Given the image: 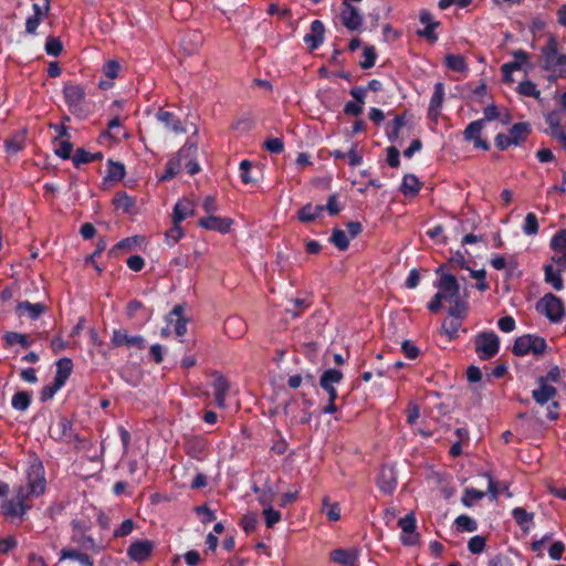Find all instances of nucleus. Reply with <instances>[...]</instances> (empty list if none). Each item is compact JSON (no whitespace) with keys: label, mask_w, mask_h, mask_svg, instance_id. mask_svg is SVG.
<instances>
[{"label":"nucleus","mask_w":566,"mask_h":566,"mask_svg":"<svg viewBox=\"0 0 566 566\" xmlns=\"http://www.w3.org/2000/svg\"><path fill=\"white\" fill-rule=\"evenodd\" d=\"M46 489L45 470L42 461L34 457L27 470V486H19L14 490L13 500L29 504L28 500L31 496H40L44 494Z\"/></svg>","instance_id":"nucleus-1"},{"label":"nucleus","mask_w":566,"mask_h":566,"mask_svg":"<svg viewBox=\"0 0 566 566\" xmlns=\"http://www.w3.org/2000/svg\"><path fill=\"white\" fill-rule=\"evenodd\" d=\"M63 97L69 112L78 119H86L94 112V103L87 99L85 88L72 82L63 86Z\"/></svg>","instance_id":"nucleus-2"},{"label":"nucleus","mask_w":566,"mask_h":566,"mask_svg":"<svg viewBox=\"0 0 566 566\" xmlns=\"http://www.w3.org/2000/svg\"><path fill=\"white\" fill-rule=\"evenodd\" d=\"M437 287L438 292L428 305L431 312H438L442 301H457L459 296V284L452 274H442L437 283Z\"/></svg>","instance_id":"nucleus-3"},{"label":"nucleus","mask_w":566,"mask_h":566,"mask_svg":"<svg viewBox=\"0 0 566 566\" xmlns=\"http://www.w3.org/2000/svg\"><path fill=\"white\" fill-rule=\"evenodd\" d=\"M546 348L547 343L545 338L537 335L525 334L515 339L512 353L515 356H526L530 354L538 356L542 355Z\"/></svg>","instance_id":"nucleus-4"},{"label":"nucleus","mask_w":566,"mask_h":566,"mask_svg":"<svg viewBox=\"0 0 566 566\" xmlns=\"http://www.w3.org/2000/svg\"><path fill=\"white\" fill-rule=\"evenodd\" d=\"M474 349L482 360L493 358L500 350V338L493 331L479 333L474 338Z\"/></svg>","instance_id":"nucleus-5"},{"label":"nucleus","mask_w":566,"mask_h":566,"mask_svg":"<svg viewBox=\"0 0 566 566\" xmlns=\"http://www.w3.org/2000/svg\"><path fill=\"white\" fill-rule=\"evenodd\" d=\"M198 147L193 143L187 142L176 154L175 157L170 158L166 164L165 174L161 176V180H170L177 176L182 169V161L197 155Z\"/></svg>","instance_id":"nucleus-6"},{"label":"nucleus","mask_w":566,"mask_h":566,"mask_svg":"<svg viewBox=\"0 0 566 566\" xmlns=\"http://www.w3.org/2000/svg\"><path fill=\"white\" fill-rule=\"evenodd\" d=\"M536 311L553 323L560 322L565 312L562 300L552 293L545 294L536 303Z\"/></svg>","instance_id":"nucleus-7"},{"label":"nucleus","mask_w":566,"mask_h":566,"mask_svg":"<svg viewBox=\"0 0 566 566\" xmlns=\"http://www.w3.org/2000/svg\"><path fill=\"white\" fill-rule=\"evenodd\" d=\"M30 510V504H22L13 499H3L0 504V513L7 521L15 525H21L25 521Z\"/></svg>","instance_id":"nucleus-8"},{"label":"nucleus","mask_w":566,"mask_h":566,"mask_svg":"<svg viewBox=\"0 0 566 566\" xmlns=\"http://www.w3.org/2000/svg\"><path fill=\"white\" fill-rule=\"evenodd\" d=\"M541 51L543 56V70L554 71L557 66L566 65V54L558 53V42L554 36H549Z\"/></svg>","instance_id":"nucleus-9"},{"label":"nucleus","mask_w":566,"mask_h":566,"mask_svg":"<svg viewBox=\"0 0 566 566\" xmlns=\"http://www.w3.org/2000/svg\"><path fill=\"white\" fill-rule=\"evenodd\" d=\"M339 19L342 24L348 31H358L361 29L364 23V17L359 12L358 8L353 6L348 1H343L340 4Z\"/></svg>","instance_id":"nucleus-10"},{"label":"nucleus","mask_w":566,"mask_h":566,"mask_svg":"<svg viewBox=\"0 0 566 566\" xmlns=\"http://www.w3.org/2000/svg\"><path fill=\"white\" fill-rule=\"evenodd\" d=\"M155 543L149 539H136L127 547V557L132 562L143 564L147 562L153 555Z\"/></svg>","instance_id":"nucleus-11"},{"label":"nucleus","mask_w":566,"mask_h":566,"mask_svg":"<svg viewBox=\"0 0 566 566\" xmlns=\"http://www.w3.org/2000/svg\"><path fill=\"white\" fill-rule=\"evenodd\" d=\"M343 373L335 368H329L323 371L319 378V387L328 395V400L336 401L338 392L335 385L343 380Z\"/></svg>","instance_id":"nucleus-12"},{"label":"nucleus","mask_w":566,"mask_h":566,"mask_svg":"<svg viewBox=\"0 0 566 566\" xmlns=\"http://www.w3.org/2000/svg\"><path fill=\"white\" fill-rule=\"evenodd\" d=\"M50 437L55 441H71L74 436L73 422L65 416H60L49 428Z\"/></svg>","instance_id":"nucleus-13"},{"label":"nucleus","mask_w":566,"mask_h":566,"mask_svg":"<svg viewBox=\"0 0 566 566\" xmlns=\"http://www.w3.org/2000/svg\"><path fill=\"white\" fill-rule=\"evenodd\" d=\"M484 120H473L471 122L463 132L464 140L472 143L474 148H480L483 150L490 149V144L488 140L481 138L482 129L484 128Z\"/></svg>","instance_id":"nucleus-14"},{"label":"nucleus","mask_w":566,"mask_h":566,"mask_svg":"<svg viewBox=\"0 0 566 566\" xmlns=\"http://www.w3.org/2000/svg\"><path fill=\"white\" fill-rule=\"evenodd\" d=\"M232 224L233 219L229 217H218L214 214L200 218L198 221L199 227L206 230L217 231L222 234L229 233Z\"/></svg>","instance_id":"nucleus-15"},{"label":"nucleus","mask_w":566,"mask_h":566,"mask_svg":"<svg viewBox=\"0 0 566 566\" xmlns=\"http://www.w3.org/2000/svg\"><path fill=\"white\" fill-rule=\"evenodd\" d=\"M111 344L113 347L127 346L143 349L145 347V339L140 335L130 336L125 329L119 328L113 331Z\"/></svg>","instance_id":"nucleus-16"},{"label":"nucleus","mask_w":566,"mask_h":566,"mask_svg":"<svg viewBox=\"0 0 566 566\" xmlns=\"http://www.w3.org/2000/svg\"><path fill=\"white\" fill-rule=\"evenodd\" d=\"M397 474L391 465H382L377 478V485L385 494H391L397 488Z\"/></svg>","instance_id":"nucleus-17"},{"label":"nucleus","mask_w":566,"mask_h":566,"mask_svg":"<svg viewBox=\"0 0 566 566\" xmlns=\"http://www.w3.org/2000/svg\"><path fill=\"white\" fill-rule=\"evenodd\" d=\"M398 525L401 528V541L405 545H413L419 534L416 533V517L413 513H409L398 521Z\"/></svg>","instance_id":"nucleus-18"},{"label":"nucleus","mask_w":566,"mask_h":566,"mask_svg":"<svg viewBox=\"0 0 566 566\" xmlns=\"http://www.w3.org/2000/svg\"><path fill=\"white\" fill-rule=\"evenodd\" d=\"M325 25L321 20H314L311 23V32L303 38L310 51L318 49L324 42Z\"/></svg>","instance_id":"nucleus-19"},{"label":"nucleus","mask_w":566,"mask_h":566,"mask_svg":"<svg viewBox=\"0 0 566 566\" xmlns=\"http://www.w3.org/2000/svg\"><path fill=\"white\" fill-rule=\"evenodd\" d=\"M359 549L336 548L331 552V560L342 566H358Z\"/></svg>","instance_id":"nucleus-20"},{"label":"nucleus","mask_w":566,"mask_h":566,"mask_svg":"<svg viewBox=\"0 0 566 566\" xmlns=\"http://www.w3.org/2000/svg\"><path fill=\"white\" fill-rule=\"evenodd\" d=\"M72 543L78 545L82 549L99 553L105 548L103 541L94 538L91 533H72Z\"/></svg>","instance_id":"nucleus-21"},{"label":"nucleus","mask_w":566,"mask_h":566,"mask_svg":"<svg viewBox=\"0 0 566 566\" xmlns=\"http://www.w3.org/2000/svg\"><path fill=\"white\" fill-rule=\"evenodd\" d=\"M213 377L214 379L212 382V387L214 392L216 405L219 408L224 409L227 407L226 399L230 389V384L228 379L218 371L213 373Z\"/></svg>","instance_id":"nucleus-22"},{"label":"nucleus","mask_w":566,"mask_h":566,"mask_svg":"<svg viewBox=\"0 0 566 566\" xmlns=\"http://www.w3.org/2000/svg\"><path fill=\"white\" fill-rule=\"evenodd\" d=\"M196 203L193 200L184 198L178 200L174 207L172 223H181L189 217L195 216Z\"/></svg>","instance_id":"nucleus-23"},{"label":"nucleus","mask_w":566,"mask_h":566,"mask_svg":"<svg viewBox=\"0 0 566 566\" xmlns=\"http://www.w3.org/2000/svg\"><path fill=\"white\" fill-rule=\"evenodd\" d=\"M537 384L538 388L532 391V397L537 405L544 406L557 396L558 392L554 386L538 379Z\"/></svg>","instance_id":"nucleus-24"},{"label":"nucleus","mask_w":566,"mask_h":566,"mask_svg":"<svg viewBox=\"0 0 566 566\" xmlns=\"http://www.w3.org/2000/svg\"><path fill=\"white\" fill-rule=\"evenodd\" d=\"M74 562L77 563L78 566H93L94 562L93 559L85 553H82L75 548H62L60 552V558L59 562Z\"/></svg>","instance_id":"nucleus-25"},{"label":"nucleus","mask_w":566,"mask_h":566,"mask_svg":"<svg viewBox=\"0 0 566 566\" xmlns=\"http://www.w3.org/2000/svg\"><path fill=\"white\" fill-rule=\"evenodd\" d=\"M17 313L22 316L24 313L28 314V317L31 321L38 319L42 314H44L48 310L46 305L43 303H31L29 301L19 302L17 305Z\"/></svg>","instance_id":"nucleus-26"},{"label":"nucleus","mask_w":566,"mask_h":566,"mask_svg":"<svg viewBox=\"0 0 566 566\" xmlns=\"http://www.w3.org/2000/svg\"><path fill=\"white\" fill-rule=\"evenodd\" d=\"M156 117L158 122L165 125L166 128L170 129L176 134L186 132L181 120L172 112L159 109L156 114Z\"/></svg>","instance_id":"nucleus-27"},{"label":"nucleus","mask_w":566,"mask_h":566,"mask_svg":"<svg viewBox=\"0 0 566 566\" xmlns=\"http://www.w3.org/2000/svg\"><path fill=\"white\" fill-rule=\"evenodd\" d=\"M532 132L531 124L527 122L515 123L509 130V136L511 137L514 146H521L530 136Z\"/></svg>","instance_id":"nucleus-28"},{"label":"nucleus","mask_w":566,"mask_h":566,"mask_svg":"<svg viewBox=\"0 0 566 566\" xmlns=\"http://www.w3.org/2000/svg\"><path fill=\"white\" fill-rule=\"evenodd\" d=\"M323 212V205L306 203L297 211V219L303 223L313 222L321 218Z\"/></svg>","instance_id":"nucleus-29"},{"label":"nucleus","mask_w":566,"mask_h":566,"mask_svg":"<svg viewBox=\"0 0 566 566\" xmlns=\"http://www.w3.org/2000/svg\"><path fill=\"white\" fill-rule=\"evenodd\" d=\"M140 239L142 237L138 235L122 239L108 251V255L112 258H117L120 252L134 251Z\"/></svg>","instance_id":"nucleus-30"},{"label":"nucleus","mask_w":566,"mask_h":566,"mask_svg":"<svg viewBox=\"0 0 566 566\" xmlns=\"http://www.w3.org/2000/svg\"><path fill=\"white\" fill-rule=\"evenodd\" d=\"M72 370H73L72 359L67 358V357L60 358L56 361V373H55L54 380L59 381L60 384H62L64 386L66 384V380L71 376Z\"/></svg>","instance_id":"nucleus-31"},{"label":"nucleus","mask_w":566,"mask_h":566,"mask_svg":"<svg viewBox=\"0 0 566 566\" xmlns=\"http://www.w3.org/2000/svg\"><path fill=\"white\" fill-rule=\"evenodd\" d=\"M106 166V176L104 178L106 181H120L124 179L126 169L123 163L108 159Z\"/></svg>","instance_id":"nucleus-32"},{"label":"nucleus","mask_w":566,"mask_h":566,"mask_svg":"<svg viewBox=\"0 0 566 566\" xmlns=\"http://www.w3.org/2000/svg\"><path fill=\"white\" fill-rule=\"evenodd\" d=\"M444 65L449 71L458 73H464L469 70L467 60L461 54H447L444 56Z\"/></svg>","instance_id":"nucleus-33"},{"label":"nucleus","mask_w":566,"mask_h":566,"mask_svg":"<svg viewBox=\"0 0 566 566\" xmlns=\"http://www.w3.org/2000/svg\"><path fill=\"white\" fill-rule=\"evenodd\" d=\"M103 153H88L83 148H77L75 154L72 157L73 165L78 168L81 165L90 164L93 161H99L103 159Z\"/></svg>","instance_id":"nucleus-34"},{"label":"nucleus","mask_w":566,"mask_h":566,"mask_svg":"<svg viewBox=\"0 0 566 566\" xmlns=\"http://www.w3.org/2000/svg\"><path fill=\"white\" fill-rule=\"evenodd\" d=\"M420 189H421V182L415 175L407 174L403 176V179H402V182L400 186V191L406 197L416 196L420 191Z\"/></svg>","instance_id":"nucleus-35"},{"label":"nucleus","mask_w":566,"mask_h":566,"mask_svg":"<svg viewBox=\"0 0 566 566\" xmlns=\"http://www.w3.org/2000/svg\"><path fill=\"white\" fill-rule=\"evenodd\" d=\"M207 448V442L201 437H192L186 443L187 454L195 459H201Z\"/></svg>","instance_id":"nucleus-36"},{"label":"nucleus","mask_w":566,"mask_h":566,"mask_svg":"<svg viewBox=\"0 0 566 566\" xmlns=\"http://www.w3.org/2000/svg\"><path fill=\"white\" fill-rule=\"evenodd\" d=\"M443 97H444V85H443V83L438 82L434 85V92L430 99V105H429V115L430 116H432V117L438 116L439 111L442 105Z\"/></svg>","instance_id":"nucleus-37"},{"label":"nucleus","mask_w":566,"mask_h":566,"mask_svg":"<svg viewBox=\"0 0 566 566\" xmlns=\"http://www.w3.org/2000/svg\"><path fill=\"white\" fill-rule=\"evenodd\" d=\"M135 199L128 196L125 191H119L113 199V205L116 210H122L123 213H130L135 207Z\"/></svg>","instance_id":"nucleus-38"},{"label":"nucleus","mask_w":566,"mask_h":566,"mask_svg":"<svg viewBox=\"0 0 566 566\" xmlns=\"http://www.w3.org/2000/svg\"><path fill=\"white\" fill-rule=\"evenodd\" d=\"M514 61L504 63L505 69H511L512 71H518L522 67L531 69V64L528 63L530 54L524 50H517L513 52Z\"/></svg>","instance_id":"nucleus-39"},{"label":"nucleus","mask_w":566,"mask_h":566,"mask_svg":"<svg viewBox=\"0 0 566 566\" xmlns=\"http://www.w3.org/2000/svg\"><path fill=\"white\" fill-rule=\"evenodd\" d=\"M512 517L522 530L527 531L533 522L534 514L518 506L512 510Z\"/></svg>","instance_id":"nucleus-40"},{"label":"nucleus","mask_w":566,"mask_h":566,"mask_svg":"<svg viewBox=\"0 0 566 566\" xmlns=\"http://www.w3.org/2000/svg\"><path fill=\"white\" fill-rule=\"evenodd\" d=\"M406 120L403 115H397L394 120L387 123L386 134L390 142L398 139L401 128L405 126Z\"/></svg>","instance_id":"nucleus-41"},{"label":"nucleus","mask_w":566,"mask_h":566,"mask_svg":"<svg viewBox=\"0 0 566 566\" xmlns=\"http://www.w3.org/2000/svg\"><path fill=\"white\" fill-rule=\"evenodd\" d=\"M32 401V395L28 391H18L11 399L12 408L18 411H25Z\"/></svg>","instance_id":"nucleus-42"},{"label":"nucleus","mask_w":566,"mask_h":566,"mask_svg":"<svg viewBox=\"0 0 566 566\" xmlns=\"http://www.w3.org/2000/svg\"><path fill=\"white\" fill-rule=\"evenodd\" d=\"M545 281L556 290L560 291L564 289V282L559 274V271H555L553 265L548 264L544 268Z\"/></svg>","instance_id":"nucleus-43"},{"label":"nucleus","mask_w":566,"mask_h":566,"mask_svg":"<svg viewBox=\"0 0 566 566\" xmlns=\"http://www.w3.org/2000/svg\"><path fill=\"white\" fill-rule=\"evenodd\" d=\"M323 513L332 522H337L340 518V506L337 502L332 503L328 496L323 499Z\"/></svg>","instance_id":"nucleus-44"},{"label":"nucleus","mask_w":566,"mask_h":566,"mask_svg":"<svg viewBox=\"0 0 566 566\" xmlns=\"http://www.w3.org/2000/svg\"><path fill=\"white\" fill-rule=\"evenodd\" d=\"M93 522L88 516L81 515L71 521L72 533H91Z\"/></svg>","instance_id":"nucleus-45"},{"label":"nucleus","mask_w":566,"mask_h":566,"mask_svg":"<svg viewBox=\"0 0 566 566\" xmlns=\"http://www.w3.org/2000/svg\"><path fill=\"white\" fill-rule=\"evenodd\" d=\"M454 525L459 532H475L478 530V522L465 514L459 515L454 521Z\"/></svg>","instance_id":"nucleus-46"},{"label":"nucleus","mask_w":566,"mask_h":566,"mask_svg":"<svg viewBox=\"0 0 566 566\" xmlns=\"http://www.w3.org/2000/svg\"><path fill=\"white\" fill-rule=\"evenodd\" d=\"M240 179L244 185L256 184L258 178L252 174V161L249 159L241 160L239 165Z\"/></svg>","instance_id":"nucleus-47"},{"label":"nucleus","mask_w":566,"mask_h":566,"mask_svg":"<svg viewBox=\"0 0 566 566\" xmlns=\"http://www.w3.org/2000/svg\"><path fill=\"white\" fill-rule=\"evenodd\" d=\"M329 241L339 250L345 251L349 247V239L345 231L334 228Z\"/></svg>","instance_id":"nucleus-48"},{"label":"nucleus","mask_w":566,"mask_h":566,"mask_svg":"<svg viewBox=\"0 0 566 566\" xmlns=\"http://www.w3.org/2000/svg\"><path fill=\"white\" fill-rule=\"evenodd\" d=\"M24 148V138L22 135H15L11 138L6 139L4 150L8 155H17Z\"/></svg>","instance_id":"nucleus-49"},{"label":"nucleus","mask_w":566,"mask_h":566,"mask_svg":"<svg viewBox=\"0 0 566 566\" xmlns=\"http://www.w3.org/2000/svg\"><path fill=\"white\" fill-rule=\"evenodd\" d=\"M516 91L520 95L526 97H534L538 99L541 96V92L537 90L536 84L530 80L522 81L517 85Z\"/></svg>","instance_id":"nucleus-50"},{"label":"nucleus","mask_w":566,"mask_h":566,"mask_svg":"<svg viewBox=\"0 0 566 566\" xmlns=\"http://www.w3.org/2000/svg\"><path fill=\"white\" fill-rule=\"evenodd\" d=\"M3 338L8 346H12L15 344L21 345L23 348H28L30 346V340L27 334H21L18 332H7Z\"/></svg>","instance_id":"nucleus-51"},{"label":"nucleus","mask_w":566,"mask_h":566,"mask_svg":"<svg viewBox=\"0 0 566 566\" xmlns=\"http://www.w3.org/2000/svg\"><path fill=\"white\" fill-rule=\"evenodd\" d=\"M485 496L483 491L473 488H467L461 497V502L465 507H471L474 501L482 500Z\"/></svg>","instance_id":"nucleus-52"},{"label":"nucleus","mask_w":566,"mask_h":566,"mask_svg":"<svg viewBox=\"0 0 566 566\" xmlns=\"http://www.w3.org/2000/svg\"><path fill=\"white\" fill-rule=\"evenodd\" d=\"M549 247L555 252L566 253V229H562L553 235Z\"/></svg>","instance_id":"nucleus-53"},{"label":"nucleus","mask_w":566,"mask_h":566,"mask_svg":"<svg viewBox=\"0 0 566 566\" xmlns=\"http://www.w3.org/2000/svg\"><path fill=\"white\" fill-rule=\"evenodd\" d=\"M184 235H185V231L181 228L180 223H172V227L165 233V240L168 245L172 247L180 239H182Z\"/></svg>","instance_id":"nucleus-54"},{"label":"nucleus","mask_w":566,"mask_h":566,"mask_svg":"<svg viewBox=\"0 0 566 566\" xmlns=\"http://www.w3.org/2000/svg\"><path fill=\"white\" fill-rule=\"evenodd\" d=\"M448 303L450 304L449 314L452 316V318L459 321L464 318L467 314V305L459 298V296L457 297V301H450Z\"/></svg>","instance_id":"nucleus-55"},{"label":"nucleus","mask_w":566,"mask_h":566,"mask_svg":"<svg viewBox=\"0 0 566 566\" xmlns=\"http://www.w3.org/2000/svg\"><path fill=\"white\" fill-rule=\"evenodd\" d=\"M546 123L549 125V135L559 140V134H566L565 130L560 127L559 117L556 114H548L546 116Z\"/></svg>","instance_id":"nucleus-56"},{"label":"nucleus","mask_w":566,"mask_h":566,"mask_svg":"<svg viewBox=\"0 0 566 566\" xmlns=\"http://www.w3.org/2000/svg\"><path fill=\"white\" fill-rule=\"evenodd\" d=\"M461 327V321L455 318L444 319L442 323V331L449 339H454L458 336L459 328Z\"/></svg>","instance_id":"nucleus-57"},{"label":"nucleus","mask_w":566,"mask_h":566,"mask_svg":"<svg viewBox=\"0 0 566 566\" xmlns=\"http://www.w3.org/2000/svg\"><path fill=\"white\" fill-rule=\"evenodd\" d=\"M364 60L359 62V65L364 70L373 67L376 63L377 53L374 46L367 45L363 51Z\"/></svg>","instance_id":"nucleus-58"},{"label":"nucleus","mask_w":566,"mask_h":566,"mask_svg":"<svg viewBox=\"0 0 566 566\" xmlns=\"http://www.w3.org/2000/svg\"><path fill=\"white\" fill-rule=\"evenodd\" d=\"M63 387L62 384H60L59 381L54 380L49 384V385H45L41 391H40V400L42 402H45V401H49L51 400L54 395Z\"/></svg>","instance_id":"nucleus-59"},{"label":"nucleus","mask_w":566,"mask_h":566,"mask_svg":"<svg viewBox=\"0 0 566 566\" xmlns=\"http://www.w3.org/2000/svg\"><path fill=\"white\" fill-rule=\"evenodd\" d=\"M538 220L534 212H528L523 224V232L527 235H534L538 232Z\"/></svg>","instance_id":"nucleus-60"},{"label":"nucleus","mask_w":566,"mask_h":566,"mask_svg":"<svg viewBox=\"0 0 566 566\" xmlns=\"http://www.w3.org/2000/svg\"><path fill=\"white\" fill-rule=\"evenodd\" d=\"M263 147L271 154H281L284 151L283 138L271 137L263 142Z\"/></svg>","instance_id":"nucleus-61"},{"label":"nucleus","mask_w":566,"mask_h":566,"mask_svg":"<svg viewBox=\"0 0 566 566\" xmlns=\"http://www.w3.org/2000/svg\"><path fill=\"white\" fill-rule=\"evenodd\" d=\"M486 546V539L484 536L475 535L468 542V549L471 554H481Z\"/></svg>","instance_id":"nucleus-62"},{"label":"nucleus","mask_w":566,"mask_h":566,"mask_svg":"<svg viewBox=\"0 0 566 566\" xmlns=\"http://www.w3.org/2000/svg\"><path fill=\"white\" fill-rule=\"evenodd\" d=\"M45 52L51 56H59L63 50L62 42L60 39L54 36H49L45 42Z\"/></svg>","instance_id":"nucleus-63"},{"label":"nucleus","mask_w":566,"mask_h":566,"mask_svg":"<svg viewBox=\"0 0 566 566\" xmlns=\"http://www.w3.org/2000/svg\"><path fill=\"white\" fill-rule=\"evenodd\" d=\"M240 526L242 527V530L247 533V534H250L252 533L253 531H255L258 524H259V521H258V517L255 514L251 513V514H245L241 517L240 520Z\"/></svg>","instance_id":"nucleus-64"}]
</instances>
